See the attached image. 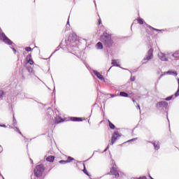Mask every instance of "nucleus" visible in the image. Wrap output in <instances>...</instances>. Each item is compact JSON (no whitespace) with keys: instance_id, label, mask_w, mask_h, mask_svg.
Wrapping results in <instances>:
<instances>
[{"instance_id":"obj_47","label":"nucleus","mask_w":179,"mask_h":179,"mask_svg":"<svg viewBox=\"0 0 179 179\" xmlns=\"http://www.w3.org/2000/svg\"><path fill=\"white\" fill-rule=\"evenodd\" d=\"M30 161L31 162V163H33V160L31 159H30Z\"/></svg>"},{"instance_id":"obj_27","label":"nucleus","mask_w":179,"mask_h":179,"mask_svg":"<svg viewBox=\"0 0 179 179\" xmlns=\"http://www.w3.org/2000/svg\"><path fill=\"white\" fill-rule=\"evenodd\" d=\"M15 131H16V132H18V134H20V135H22V136H23V134H22V132L20 131V130L19 129V128H17V127H15Z\"/></svg>"},{"instance_id":"obj_5","label":"nucleus","mask_w":179,"mask_h":179,"mask_svg":"<svg viewBox=\"0 0 179 179\" xmlns=\"http://www.w3.org/2000/svg\"><path fill=\"white\" fill-rule=\"evenodd\" d=\"M150 59H153V49L150 48L148 52L145 57L143 59V61H150Z\"/></svg>"},{"instance_id":"obj_6","label":"nucleus","mask_w":179,"mask_h":179,"mask_svg":"<svg viewBox=\"0 0 179 179\" xmlns=\"http://www.w3.org/2000/svg\"><path fill=\"white\" fill-rule=\"evenodd\" d=\"M93 73L96 76V78H98V79H99V80H102L103 82L106 80L103 75H101L99 71L93 70Z\"/></svg>"},{"instance_id":"obj_43","label":"nucleus","mask_w":179,"mask_h":179,"mask_svg":"<svg viewBox=\"0 0 179 179\" xmlns=\"http://www.w3.org/2000/svg\"><path fill=\"white\" fill-rule=\"evenodd\" d=\"M137 109L138 110H141V106L137 104Z\"/></svg>"},{"instance_id":"obj_12","label":"nucleus","mask_w":179,"mask_h":179,"mask_svg":"<svg viewBox=\"0 0 179 179\" xmlns=\"http://www.w3.org/2000/svg\"><path fill=\"white\" fill-rule=\"evenodd\" d=\"M69 41H70V43H74L75 41H76V34H73L72 36H70L69 37Z\"/></svg>"},{"instance_id":"obj_44","label":"nucleus","mask_w":179,"mask_h":179,"mask_svg":"<svg viewBox=\"0 0 179 179\" xmlns=\"http://www.w3.org/2000/svg\"><path fill=\"white\" fill-rule=\"evenodd\" d=\"M8 128H10L11 129H15L13 127H11L10 125L8 126Z\"/></svg>"},{"instance_id":"obj_42","label":"nucleus","mask_w":179,"mask_h":179,"mask_svg":"<svg viewBox=\"0 0 179 179\" xmlns=\"http://www.w3.org/2000/svg\"><path fill=\"white\" fill-rule=\"evenodd\" d=\"M108 148L109 146L108 145L107 148L104 150V152H107V150H108Z\"/></svg>"},{"instance_id":"obj_19","label":"nucleus","mask_w":179,"mask_h":179,"mask_svg":"<svg viewBox=\"0 0 179 179\" xmlns=\"http://www.w3.org/2000/svg\"><path fill=\"white\" fill-rule=\"evenodd\" d=\"M108 124L110 129H115V125H114V124H113L110 120H108Z\"/></svg>"},{"instance_id":"obj_22","label":"nucleus","mask_w":179,"mask_h":179,"mask_svg":"<svg viewBox=\"0 0 179 179\" xmlns=\"http://www.w3.org/2000/svg\"><path fill=\"white\" fill-rule=\"evenodd\" d=\"M112 65H113V66H120V64H117V60L115 59H112Z\"/></svg>"},{"instance_id":"obj_3","label":"nucleus","mask_w":179,"mask_h":179,"mask_svg":"<svg viewBox=\"0 0 179 179\" xmlns=\"http://www.w3.org/2000/svg\"><path fill=\"white\" fill-rule=\"evenodd\" d=\"M156 107L158 110H164V108L166 110L169 107V103L166 101H162L157 103Z\"/></svg>"},{"instance_id":"obj_33","label":"nucleus","mask_w":179,"mask_h":179,"mask_svg":"<svg viewBox=\"0 0 179 179\" xmlns=\"http://www.w3.org/2000/svg\"><path fill=\"white\" fill-rule=\"evenodd\" d=\"M136 79V78H135V76H133V77H131V78H130V80H131V82H135Z\"/></svg>"},{"instance_id":"obj_1","label":"nucleus","mask_w":179,"mask_h":179,"mask_svg":"<svg viewBox=\"0 0 179 179\" xmlns=\"http://www.w3.org/2000/svg\"><path fill=\"white\" fill-rule=\"evenodd\" d=\"M100 40L106 48H111L113 44H114V41L111 38V35L106 31L100 36Z\"/></svg>"},{"instance_id":"obj_48","label":"nucleus","mask_w":179,"mask_h":179,"mask_svg":"<svg viewBox=\"0 0 179 179\" xmlns=\"http://www.w3.org/2000/svg\"><path fill=\"white\" fill-rule=\"evenodd\" d=\"M134 179H139V178H134Z\"/></svg>"},{"instance_id":"obj_16","label":"nucleus","mask_w":179,"mask_h":179,"mask_svg":"<svg viewBox=\"0 0 179 179\" xmlns=\"http://www.w3.org/2000/svg\"><path fill=\"white\" fill-rule=\"evenodd\" d=\"M83 167H84V169H83V171L84 174H86V176H87L88 177H90L89 172H87V170L86 169V165L85 164H83Z\"/></svg>"},{"instance_id":"obj_36","label":"nucleus","mask_w":179,"mask_h":179,"mask_svg":"<svg viewBox=\"0 0 179 179\" xmlns=\"http://www.w3.org/2000/svg\"><path fill=\"white\" fill-rule=\"evenodd\" d=\"M138 138L130 139L128 142H134V141H136Z\"/></svg>"},{"instance_id":"obj_30","label":"nucleus","mask_w":179,"mask_h":179,"mask_svg":"<svg viewBox=\"0 0 179 179\" xmlns=\"http://www.w3.org/2000/svg\"><path fill=\"white\" fill-rule=\"evenodd\" d=\"M171 99H173V95L166 97V98L165 99V100H166V101H170V100H171Z\"/></svg>"},{"instance_id":"obj_37","label":"nucleus","mask_w":179,"mask_h":179,"mask_svg":"<svg viewBox=\"0 0 179 179\" xmlns=\"http://www.w3.org/2000/svg\"><path fill=\"white\" fill-rule=\"evenodd\" d=\"M110 97H117V94H110Z\"/></svg>"},{"instance_id":"obj_8","label":"nucleus","mask_w":179,"mask_h":179,"mask_svg":"<svg viewBox=\"0 0 179 179\" xmlns=\"http://www.w3.org/2000/svg\"><path fill=\"white\" fill-rule=\"evenodd\" d=\"M170 58L171 59H179V50L173 53Z\"/></svg>"},{"instance_id":"obj_17","label":"nucleus","mask_w":179,"mask_h":179,"mask_svg":"<svg viewBox=\"0 0 179 179\" xmlns=\"http://www.w3.org/2000/svg\"><path fill=\"white\" fill-rule=\"evenodd\" d=\"M166 75H173V76H177V71H169L166 72Z\"/></svg>"},{"instance_id":"obj_15","label":"nucleus","mask_w":179,"mask_h":179,"mask_svg":"<svg viewBox=\"0 0 179 179\" xmlns=\"http://www.w3.org/2000/svg\"><path fill=\"white\" fill-rule=\"evenodd\" d=\"M119 96H120V97H129L128 93L125 92H120Z\"/></svg>"},{"instance_id":"obj_7","label":"nucleus","mask_w":179,"mask_h":179,"mask_svg":"<svg viewBox=\"0 0 179 179\" xmlns=\"http://www.w3.org/2000/svg\"><path fill=\"white\" fill-rule=\"evenodd\" d=\"M110 173L113 176H115L116 178H118V177H120V173H118V171L115 170L114 167L110 169Z\"/></svg>"},{"instance_id":"obj_18","label":"nucleus","mask_w":179,"mask_h":179,"mask_svg":"<svg viewBox=\"0 0 179 179\" xmlns=\"http://www.w3.org/2000/svg\"><path fill=\"white\" fill-rule=\"evenodd\" d=\"M154 148H155V150H159V149H160V142L157 141V143H155V145H154Z\"/></svg>"},{"instance_id":"obj_26","label":"nucleus","mask_w":179,"mask_h":179,"mask_svg":"<svg viewBox=\"0 0 179 179\" xmlns=\"http://www.w3.org/2000/svg\"><path fill=\"white\" fill-rule=\"evenodd\" d=\"M73 160H75V159H73L72 157H68L67 160L66 161L68 162V163H71Z\"/></svg>"},{"instance_id":"obj_38","label":"nucleus","mask_w":179,"mask_h":179,"mask_svg":"<svg viewBox=\"0 0 179 179\" xmlns=\"http://www.w3.org/2000/svg\"><path fill=\"white\" fill-rule=\"evenodd\" d=\"M0 127H3V128H7L8 127L5 124H0Z\"/></svg>"},{"instance_id":"obj_13","label":"nucleus","mask_w":179,"mask_h":179,"mask_svg":"<svg viewBox=\"0 0 179 179\" xmlns=\"http://www.w3.org/2000/svg\"><path fill=\"white\" fill-rule=\"evenodd\" d=\"M47 162H50V163H52L54 160H55V157L50 155L46 158Z\"/></svg>"},{"instance_id":"obj_35","label":"nucleus","mask_w":179,"mask_h":179,"mask_svg":"<svg viewBox=\"0 0 179 179\" xmlns=\"http://www.w3.org/2000/svg\"><path fill=\"white\" fill-rule=\"evenodd\" d=\"M13 46H11L10 48L13 50L14 54H16L17 51L16 49H15L14 48H13Z\"/></svg>"},{"instance_id":"obj_49","label":"nucleus","mask_w":179,"mask_h":179,"mask_svg":"<svg viewBox=\"0 0 179 179\" xmlns=\"http://www.w3.org/2000/svg\"><path fill=\"white\" fill-rule=\"evenodd\" d=\"M57 52V50L55 51V52Z\"/></svg>"},{"instance_id":"obj_28","label":"nucleus","mask_w":179,"mask_h":179,"mask_svg":"<svg viewBox=\"0 0 179 179\" xmlns=\"http://www.w3.org/2000/svg\"><path fill=\"white\" fill-rule=\"evenodd\" d=\"M69 161H66V160H60L59 162V163L60 164H66V163H68Z\"/></svg>"},{"instance_id":"obj_40","label":"nucleus","mask_w":179,"mask_h":179,"mask_svg":"<svg viewBox=\"0 0 179 179\" xmlns=\"http://www.w3.org/2000/svg\"><path fill=\"white\" fill-rule=\"evenodd\" d=\"M139 179H148L146 176L139 177Z\"/></svg>"},{"instance_id":"obj_2","label":"nucleus","mask_w":179,"mask_h":179,"mask_svg":"<svg viewBox=\"0 0 179 179\" xmlns=\"http://www.w3.org/2000/svg\"><path fill=\"white\" fill-rule=\"evenodd\" d=\"M0 40H2L3 43H5V44H7V45H10L11 47H14L15 45V43L11 41L8 36L5 34V33L0 32Z\"/></svg>"},{"instance_id":"obj_31","label":"nucleus","mask_w":179,"mask_h":179,"mask_svg":"<svg viewBox=\"0 0 179 179\" xmlns=\"http://www.w3.org/2000/svg\"><path fill=\"white\" fill-rule=\"evenodd\" d=\"M25 50H27V52H29L31 51V47H26Z\"/></svg>"},{"instance_id":"obj_25","label":"nucleus","mask_w":179,"mask_h":179,"mask_svg":"<svg viewBox=\"0 0 179 179\" xmlns=\"http://www.w3.org/2000/svg\"><path fill=\"white\" fill-rule=\"evenodd\" d=\"M13 127H17V121H16V119L15 118V115H13Z\"/></svg>"},{"instance_id":"obj_41","label":"nucleus","mask_w":179,"mask_h":179,"mask_svg":"<svg viewBox=\"0 0 179 179\" xmlns=\"http://www.w3.org/2000/svg\"><path fill=\"white\" fill-rule=\"evenodd\" d=\"M132 101H133V103H136V104H138V102H136V101H135V99H132Z\"/></svg>"},{"instance_id":"obj_4","label":"nucleus","mask_w":179,"mask_h":179,"mask_svg":"<svg viewBox=\"0 0 179 179\" xmlns=\"http://www.w3.org/2000/svg\"><path fill=\"white\" fill-rule=\"evenodd\" d=\"M121 138V134L118 132V131H115L113 135H112V138H111V145H114L115 143V141Z\"/></svg>"},{"instance_id":"obj_45","label":"nucleus","mask_w":179,"mask_h":179,"mask_svg":"<svg viewBox=\"0 0 179 179\" xmlns=\"http://www.w3.org/2000/svg\"><path fill=\"white\" fill-rule=\"evenodd\" d=\"M99 24H101V19L99 20Z\"/></svg>"},{"instance_id":"obj_11","label":"nucleus","mask_w":179,"mask_h":179,"mask_svg":"<svg viewBox=\"0 0 179 179\" xmlns=\"http://www.w3.org/2000/svg\"><path fill=\"white\" fill-rule=\"evenodd\" d=\"M27 62L30 64V65H33V64H34V62L33 61V59H31V55H28L27 56L26 58Z\"/></svg>"},{"instance_id":"obj_23","label":"nucleus","mask_w":179,"mask_h":179,"mask_svg":"<svg viewBox=\"0 0 179 179\" xmlns=\"http://www.w3.org/2000/svg\"><path fill=\"white\" fill-rule=\"evenodd\" d=\"M178 90L175 93V97H178L179 96V78L178 79Z\"/></svg>"},{"instance_id":"obj_20","label":"nucleus","mask_w":179,"mask_h":179,"mask_svg":"<svg viewBox=\"0 0 179 179\" xmlns=\"http://www.w3.org/2000/svg\"><path fill=\"white\" fill-rule=\"evenodd\" d=\"M147 27H149V29H150V30H155V31H162V30L160 29H155L154 27L145 24Z\"/></svg>"},{"instance_id":"obj_9","label":"nucleus","mask_w":179,"mask_h":179,"mask_svg":"<svg viewBox=\"0 0 179 179\" xmlns=\"http://www.w3.org/2000/svg\"><path fill=\"white\" fill-rule=\"evenodd\" d=\"M158 57L161 61H169L164 53L160 52L158 54Z\"/></svg>"},{"instance_id":"obj_14","label":"nucleus","mask_w":179,"mask_h":179,"mask_svg":"<svg viewBox=\"0 0 179 179\" xmlns=\"http://www.w3.org/2000/svg\"><path fill=\"white\" fill-rule=\"evenodd\" d=\"M97 50H103V43L101 42H98L96 45Z\"/></svg>"},{"instance_id":"obj_24","label":"nucleus","mask_w":179,"mask_h":179,"mask_svg":"<svg viewBox=\"0 0 179 179\" xmlns=\"http://www.w3.org/2000/svg\"><path fill=\"white\" fill-rule=\"evenodd\" d=\"M3 96H5V92L2 90H0V100H3Z\"/></svg>"},{"instance_id":"obj_29","label":"nucleus","mask_w":179,"mask_h":179,"mask_svg":"<svg viewBox=\"0 0 179 179\" xmlns=\"http://www.w3.org/2000/svg\"><path fill=\"white\" fill-rule=\"evenodd\" d=\"M138 23H139V24H143V19L142 18L138 19Z\"/></svg>"},{"instance_id":"obj_34","label":"nucleus","mask_w":179,"mask_h":179,"mask_svg":"<svg viewBox=\"0 0 179 179\" xmlns=\"http://www.w3.org/2000/svg\"><path fill=\"white\" fill-rule=\"evenodd\" d=\"M150 143H152V145H153V146H155L157 143V141H153L152 142H150Z\"/></svg>"},{"instance_id":"obj_46","label":"nucleus","mask_w":179,"mask_h":179,"mask_svg":"<svg viewBox=\"0 0 179 179\" xmlns=\"http://www.w3.org/2000/svg\"><path fill=\"white\" fill-rule=\"evenodd\" d=\"M94 3L95 6H96V1L94 0Z\"/></svg>"},{"instance_id":"obj_21","label":"nucleus","mask_w":179,"mask_h":179,"mask_svg":"<svg viewBox=\"0 0 179 179\" xmlns=\"http://www.w3.org/2000/svg\"><path fill=\"white\" fill-rule=\"evenodd\" d=\"M27 71L29 72V73H33V68L30 66H27Z\"/></svg>"},{"instance_id":"obj_32","label":"nucleus","mask_w":179,"mask_h":179,"mask_svg":"<svg viewBox=\"0 0 179 179\" xmlns=\"http://www.w3.org/2000/svg\"><path fill=\"white\" fill-rule=\"evenodd\" d=\"M69 26H71L70 24H69V20H68V21H67V23H66V30H68V29L69 28Z\"/></svg>"},{"instance_id":"obj_10","label":"nucleus","mask_w":179,"mask_h":179,"mask_svg":"<svg viewBox=\"0 0 179 179\" xmlns=\"http://www.w3.org/2000/svg\"><path fill=\"white\" fill-rule=\"evenodd\" d=\"M71 121H73L74 122H80L82 121H83V120H82V117H71L70 118Z\"/></svg>"},{"instance_id":"obj_39","label":"nucleus","mask_w":179,"mask_h":179,"mask_svg":"<svg viewBox=\"0 0 179 179\" xmlns=\"http://www.w3.org/2000/svg\"><path fill=\"white\" fill-rule=\"evenodd\" d=\"M165 74H161L160 76L159 77V80H160V79H162V78H163V76H164Z\"/></svg>"}]
</instances>
